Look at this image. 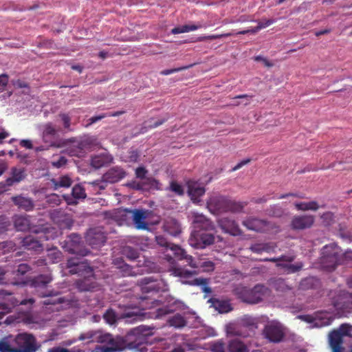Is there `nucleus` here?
Here are the masks:
<instances>
[{
	"label": "nucleus",
	"instance_id": "39",
	"mask_svg": "<svg viewBox=\"0 0 352 352\" xmlns=\"http://www.w3.org/2000/svg\"><path fill=\"white\" fill-rule=\"evenodd\" d=\"M122 254L131 261H134L139 257V252L130 246H125L122 250Z\"/></svg>",
	"mask_w": 352,
	"mask_h": 352
},
{
	"label": "nucleus",
	"instance_id": "34",
	"mask_svg": "<svg viewBox=\"0 0 352 352\" xmlns=\"http://www.w3.org/2000/svg\"><path fill=\"white\" fill-rule=\"evenodd\" d=\"M276 266L277 267L284 269L287 274H293L301 270L303 267V264L302 262H298L295 264H291L290 263H278L276 264Z\"/></svg>",
	"mask_w": 352,
	"mask_h": 352
},
{
	"label": "nucleus",
	"instance_id": "1",
	"mask_svg": "<svg viewBox=\"0 0 352 352\" xmlns=\"http://www.w3.org/2000/svg\"><path fill=\"white\" fill-rule=\"evenodd\" d=\"M142 296L140 305L143 309L157 307L164 302L162 299L155 298L153 296L159 292H165L168 290V285L162 279L154 280L151 277H145L140 281Z\"/></svg>",
	"mask_w": 352,
	"mask_h": 352
},
{
	"label": "nucleus",
	"instance_id": "48",
	"mask_svg": "<svg viewBox=\"0 0 352 352\" xmlns=\"http://www.w3.org/2000/svg\"><path fill=\"white\" fill-rule=\"evenodd\" d=\"M174 274L176 276L180 277L187 278L191 276L192 275L196 274V272L195 271L192 272L187 270H183L181 268H175L174 270Z\"/></svg>",
	"mask_w": 352,
	"mask_h": 352
},
{
	"label": "nucleus",
	"instance_id": "33",
	"mask_svg": "<svg viewBox=\"0 0 352 352\" xmlns=\"http://www.w3.org/2000/svg\"><path fill=\"white\" fill-rule=\"evenodd\" d=\"M114 263L117 265V268L120 270L123 276H133L136 275L133 267L124 263L122 259H116Z\"/></svg>",
	"mask_w": 352,
	"mask_h": 352
},
{
	"label": "nucleus",
	"instance_id": "35",
	"mask_svg": "<svg viewBox=\"0 0 352 352\" xmlns=\"http://www.w3.org/2000/svg\"><path fill=\"white\" fill-rule=\"evenodd\" d=\"M168 324L175 328H183L187 324L185 318L180 314H176L168 320Z\"/></svg>",
	"mask_w": 352,
	"mask_h": 352
},
{
	"label": "nucleus",
	"instance_id": "14",
	"mask_svg": "<svg viewBox=\"0 0 352 352\" xmlns=\"http://www.w3.org/2000/svg\"><path fill=\"white\" fill-rule=\"evenodd\" d=\"M263 334L265 338L274 343L281 342L285 336L283 328L278 324H270L265 326Z\"/></svg>",
	"mask_w": 352,
	"mask_h": 352
},
{
	"label": "nucleus",
	"instance_id": "45",
	"mask_svg": "<svg viewBox=\"0 0 352 352\" xmlns=\"http://www.w3.org/2000/svg\"><path fill=\"white\" fill-rule=\"evenodd\" d=\"M317 281L318 280L314 277H307L301 281L300 287L302 289H311L314 287Z\"/></svg>",
	"mask_w": 352,
	"mask_h": 352
},
{
	"label": "nucleus",
	"instance_id": "58",
	"mask_svg": "<svg viewBox=\"0 0 352 352\" xmlns=\"http://www.w3.org/2000/svg\"><path fill=\"white\" fill-rule=\"evenodd\" d=\"M171 311L169 309H168L166 307H159L157 309L156 311V317L160 318L163 316H165L168 314H169Z\"/></svg>",
	"mask_w": 352,
	"mask_h": 352
},
{
	"label": "nucleus",
	"instance_id": "8",
	"mask_svg": "<svg viewBox=\"0 0 352 352\" xmlns=\"http://www.w3.org/2000/svg\"><path fill=\"white\" fill-rule=\"evenodd\" d=\"M21 339L23 341L21 349L12 348L8 342L0 340V352H35L37 350L34 336L23 333L21 335Z\"/></svg>",
	"mask_w": 352,
	"mask_h": 352
},
{
	"label": "nucleus",
	"instance_id": "29",
	"mask_svg": "<svg viewBox=\"0 0 352 352\" xmlns=\"http://www.w3.org/2000/svg\"><path fill=\"white\" fill-rule=\"evenodd\" d=\"M50 182L54 190H57L60 188H68L73 183L72 178L68 175H62L58 178H52Z\"/></svg>",
	"mask_w": 352,
	"mask_h": 352
},
{
	"label": "nucleus",
	"instance_id": "63",
	"mask_svg": "<svg viewBox=\"0 0 352 352\" xmlns=\"http://www.w3.org/2000/svg\"><path fill=\"white\" fill-rule=\"evenodd\" d=\"M201 266L207 272L213 271L214 269V264L212 261H204Z\"/></svg>",
	"mask_w": 352,
	"mask_h": 352
},
{
	"label": "nucleus",
	"instance_id": "38",
	"mask_svg": "<svg viewBox=\"0 0 352 352\" xmlns=\"http://www.w3.org/2000/svg\"><path fill=\"white\" fill-rule=\"evenodd\" d=\"M296 258V256L294 254H285L281 255L279 257H273V258H265L263 259H261V261L264 262H272V263H281V262H286V263H292L293 262Z\"/></svg>",
	"mask_w": 352,
	"mask_h": 352
},
{
	"label": "nucleus",
	"instance_id": "26",
	"mask_svg": "<svg viewBox=\"0 0 352 352\" xmlns=\"http://www.w3.org/2000/svg\"><path fill=\"white\" fill-rule=\"evenodd\" d=\"M22 245L28 250L39 251L42 250V243L36 236L28 235L23 238Z\"/></svg>",
	"mask_w": 352,
	"mask_h": 352
},
{
	"label": "nucleus",
	"instance_id": "52",
	"mask_svg": "<svg viewBox=\"0 0 352 352\" xmlns=\"http://www.w3.org/2000/svg\"><path fill=\"white\" fill-rule=\"evenodd\" d=\"M193 65H194V64H191V65H189L187 66H184V67H178V68H174V69H165V70L162 71L160 72V74L162 75H164V76H167V75L173 74L175 72H180L182 70L189 69L191 67H192Z\"/></svg>",
	"mask_w": 352,
	"mask_h": 352
},
{
	"label": "nucleus",
	"instance_id": "9",
	"mask_svg": "<svg viewBox=\"0 0 352 352\" xmlns=\"http://www.w3.org/2000/svg\"><path fill=\"white\" fill-rule=\"evenodd\" d=\"M60 243L65 251L69 253L82 256L88 254V250L84 247L82 237L78 234H71Z\"/></svg>",
	"mask_w": 352,
	"mask_h": 352
},
{
	"label": "nucleus",
	"instance_id": "51",
	"mask_svg": "<svg viewBox=\"0 0 352 352\" xmlns=\"http://www.w3.org/2000/svg\"><path fill=\"white\" fill-rule=\"evenodd\" d=\"M58 116L63 123L65 129L67 131H71V118L69 116V115L66 113H60Z\"/></svg>",
	"mask_w": 352,
	"mask_h": 352
},
{
	"label": "nucleus",
	"instance_id": "36",
	"mask_svg": "<svg viewBox=\"0 0 352 352\" xmlns=\"http://www.w3.org/2000/svg\"><path fill=\"white\" fill-rule=\"evenodd\" d=\"M203 27V25L201 23H199L197 25L195 24H185L183 25L177 26L172 29L171 33L173 34H177L181 33H185V32H189L191 31H195L198 29H200Z\"/></svg>",
	"mask_w": 352,
	"mask_h": 352
},
{
	"label": "nucleus",
	"instance_id": "53",
	"mask_svg": "<svg viewBox=\"0 0 352 352\" xmlns=\"http://www.w3.org/2000/svg\"><path fill=\"white\" fill-rule=\"evenodd\" d=\"M67 300L64 297H58L54 299L49 298L46 299L43 302V304L45 305H56V304H62L65 302H66Z\"/></svg>",
	"mask_w": 352,
	"mask_h": 352
},
{
	"label": "nucleus",
	"instance_id": "19",
	"mask_svg": "<svg viewBox=\"0 0 352 352\" xmlns=\"http://www.w3.org/2000/svg\"><path fill=\"white\" fill-rule=\"evenodd\" d=\"M111 155L107 153V150H104L99 155L91 157L90 165L94 168L98 169L111 164L113 161Z\"/></svg>",
	"mask_w": 352,
	"mask_h": 352
},
{
	"label": "nucleus",
	"instance_id": "56",
	"mask_svg": "<svg viewBox=\"0 0 352 352\" xmlns=\"http://www.w3.org/2000/svg\"><path fill=\"white\" fill-rule=\"evenodd\" d=\"M144 330L145 329L144 327L140 326L137 328L132 329L130 331V335L137 336H145L146 333H144Z\"/></svg>",
	"mask_w": 352,
	"mask_h": 352
},
{
	"label": "nucleus",
	"instance_id": "37",
	"mask_svg": "<svg viewBox=\"0 0 352 352\" xmlns=\"http://www.w3.org/2000/svg\"><path fill=\"white\" fill-rule=\"evenodd\" d=\"M295 207L298 210L307 211L313 210L316 211L319 208L318 204L316 201L309 202H298L295 204Z\"/></svg>",
	"mask_w": 352,
	"mask_h": 352
},
{
	"label": "nucleus",
	"instance_id": "23",
	"mask_svg": "<svg viewBox=\"0 0 352 352\" xmlns=\"http://www.w3.org/2000/svg\"><path fill=\"white\" fill-rule=\"evenodd\" d=\"M193 217L194 230H214V225L212 222L206 216L201 214H195Z\"/></svg>",
	"mask_w": 352,
	"mask_h": 352
},
{
	"label": "nucleus",
	"instance_id": "31",
	"mask_svg": "<svg viewBox=\"0 0 352 352\" xmlns=\"http://www.w3.org/2000/svg\"><path fill=\"white\" fill-rule=\"evenodd\" d=\"M14 225L16 230L24 232L29 230L30 221L27 215H16L14 217Z\"/></svg>",
	"mask_w": 352,
	"mask_h": 352
},
{
	"label": "nucleus",
	"instance_id": "7",
	"mask_svg": "<svg viewBox=\"0 0 352 352\" xmlns=\"http://www.w3.org/2000/svg\"><path fill=\"white\" fill-rule=\"evenodd\" d=\"M52 280L51 274H40L28 280V284L35 289L38 296L41 298L58 296L60 294L59 292L47 289L48 284Z\"/></svg>",
	"mask_w": 352,
	"mask_h": 352
},
{
	"label": "nucleus",
	"instance_id": "50",
	"mask_svg": "<svg viewBox=\"0 0 352 352\" xmlns=\"http://www.w3.org/2000/svg\"><path fill=\"white\" fill-rule=\"evenodd\" d=\"M170 190L174 192L177 195H184V189L182 185L175 181H172L170 184Z\"/></svg>",
	"mask_w": 352,
	"mask_h": 352
},
{
	"label": "nucleus",
	"instance_id": "59",
	"mask_svg": "<svg viewBox=\"0 0 352 352\" xmlns=\"http://www.w3.org/2000/svg\"><path fill=\"white\" fill-rule=\"evenodd\" d=\"M258 23V26L261 27V29L265 28L274 23V19H263L262 21H255Z\"/></svg>",
	"mask_w": 352,
	"mask_h": 352
},
{
	"label": "nucleus",
	"instance_id": "27",
	"mask_svg": "<svg viewBox=\"0 0 352 352\" xmlns=\"http://www.w3.org/2000/svg\"><path fill=\"white\" fill-rule=\"evenodd\" d=\"M26 174L24 169L14 167L11 169V177L6 180V185L11 186L15 183H19L25 178Z\"/></svg>",
	"mask_w": 352,
	"mask_h": 352
},
{
	"label": "nucleus",
	"instance_id": "57",
	"mask_svg": "<svg viewBox=\"0 0 352 352\" xmlns=\"http://www.w3.org/2000/svg\"><path fill=\"white\" fill-rule=\"evenodd\" d=\"M89 152L96 148L100 147V143L98 142L97 138H89Z\"/></svg>",
	"mask_w": 352,
	"mask_h": 352
},
{
	"label": "nucleus",
	"instance_id": "3",
	"mask_svg": "<svg viewBox=\"0 0 352 352\" xmlns=\"http://www.w3.org/2000/svg\"><path fill=\"white\" fill-rule=\"evenodd\" d=\"M245 206L246 204L235 201L219 194L211 195L206 201L207 208L213 214L228 212H240Z\"/></svg>",
	"mask_w": 352,
	"mask_h": 352
},
{
	"label": "nucleus",
	"instance_id": "12",
	"mask_svg": "<svg viewBox=\"0 0 352 352\" xmlns=\"http://www.w3.org/2000/svg\"><path fill=\"white\" fill-rule=\"evenodd\" d=\"M242 224L249 230L261 233L267 232L272 228L270 222L252 217L246 218Z\"/></svg>",
	"mask_w": 352,
	"mask_h": 352
},
{
	"label": "nucleus",
	"instance_id": "32",
	"mask_svg": "<svg viewBox=\"0 0 352 352\" xmlns=\"http://www.w3.org/2000/svg\"><path fill=\"white\" fill-rule=\"evenodd\" d=\"M228 352H249L248 346L238 338L232 339L228 346Z\"/></svg>",
	"mask_w": 352,
	"mask_h": 352
},
{
	"label": "nucleus",
	"instance_id": "61",
	"mask_svg": "<svg viewBox=\"0 0 352 352\" xmlns=\"http://www.w3.org/2000/svg\"><path fill=\"white\" fill-rule=\"evenodd\" d=\"M0 309L3 310L0 311V319H1L5 314L10 311L11 307L6 303H0Z\"/></svg>",
	"mask_w": 352,
	"mask_h": 352
},
{
	"label": "nucleus",
	"instance_id": "47",
	"mask_svg": "<svg viewBox=\"0 0 352 352\" xmlns=\"http://www.w3.org/2000/svg\"><path fill=\"white\" fill-rule=\"evenodd\" d=\"M56 134V130L54 127L53 124L51 122H48L45 124L44 130L43 132V138L46 136H54Z\"/></svg>",
	"mask_w": 352,
	"mask_h": 352
},
{
	"label": "nucleus",
	"instance_id": "20",
	"mask_svg": "<svg viewBox=\"0 0 352 352\" xmlns=\"http://www.w3.org/2000/svg\"><path fill=\"white\" fill-rule=\"evenodd\" d=\"M133 214V221L138 230H148V223L145 221L148 217V212L141 209H135L131 211Z\"/></svg>",
	"mask_w": 352,
	"mask_h": 352
},
{
	"label": "nucleus",
	"instance_id": "21",
	"mask_svg": "<svg viewBox=\"0 0 352 352\" xmlns=\"http://www.w3.org/2000/svg\"><path fill=\"white\" fill-rule=\"evenodd\" d=\"M13 204L20 210L29 212L34 208V202L32 198L24 197L22 195L11 197Z\"/></svg>",
	"mask_w": 352,
	"mask_h": 352
},
{
	"label": "nucleus",
	"instance_id": "15",
	"mask_svg": "<svg viewBox=\"0 0 352 352\" xmlns=\"http://www.w3.org/2000/svg\"><path fill=\"white\" fill-rule=\"evenodd\" d=\"M315 218L313 215H296L291 221L290 226L294 230H302L310 228L314 223Z\"/></svg>",
	"mask_w": 352,
	"mask_h": 352
},
{
	"label": "nucleus",
	"instance_id": "49",
	"mask_svg": "<svg viewBox=\"0 0 352 352\" xmlns=\"http://www.w3.org/2000/svg\"><path fill=\"white\" fill-rule=\"evenodd\" d=\"M268 214L273 217H281L283 214V210L281 207L277 205H274L270 206V208L268 210Z\"/></svg>",
	"mask_w": 352,
	"mask_h": 352
},
{
	"label": "nucleus",
	"instance_id": "60",
	"mask_svg": "<svg viewBox=\"0 0 352 352\" xmlns=\"http://www.w3.org/2000/svg\"><path fill=\"white\" fill-rule=\"evenodd\" d=\"M8 82V76L6 74L0 75V91H2Z\"/></svg>",
	"mask_w": 352,
	"mask_h": 352
},
{
	"label": "nucleus",
	"instance_id": "43",
	"mask_svg": "<svg viewBox=\"0 0 352 352\" xmlns=\"http://www.w3.org/2000/svg\"><path fill=\"white\" fill-rule=\"evenodd\" d=\"M125 113L124 111H115V112H113V113H109L108 114H102V115H100L98 116H94L91 118H89V125L93 124V123H95L96 122H98V120H100L101 119L107 117V116H109V117H117V116H121L122 114H124Z\"/></svg>",
	"mask_w": 352,
	"mask_h": 352
},
{
	"label": "nucleus",
	"instance_id": "5",
	"mask_svg": "<svg viewBox=\"0 0 352 352\" xmlns=\"http://www.w3.org/2000/svg\"><path fill=\"white\" fill-rule=\"evenodd\" d=\"M67 267L69 269L71 274H78L83 276L82 279H78L76 281L78 289L81 292L88 291V263L87 260L78 257H72L67 260Z\"/></svg>",
	"mask_w": 352,
	"mask_h": 352
},
{
	"label": "nucleus",
	"instance_id": "6",
	"mask_svg": "<svg viewBox=\"0 0 352 352\" xmlns=\"http://www.w3.org/2000/svg\"><path fill=\"white\" fill-rule=\"evenodd\" d=\"M340 261L341 250L336 244L330 243L322 248L320 263L323 269L333 271L340 263Z\"/></svg>",
	"mask_w": 352,
	"mask_h": 352
},
{
	"label": "nucleus",
	"instance_id": "44",
	"mask_svg": "<svg viewBox=\"0 0 352 352\" xmlns=\"http://www.w3.org/2000/svg\"><path fill=\"white\" fill-rule=\"evenodd\" d=\"M72 195L74 199H85L86 197L85 189L79 184L73 187Z\"/></svg>",
	"mask_w": 352,
	"mask_h": 352
},
{
	"label": "nucleus",
	"instance_id": "42",
	"mask_svg": "<svg viewBox=\"0 0 352 352\" xmlns=\"http://www.w3.org/2000/svg\"><path fill=\"white\" fill-rule=\"evenodd\" d=\"M176 257L178 258L179 260L185 259L186 262L188 263V265L193 268H197L198 265H197L196 262L194 261V258L192 256L186 254V252L183 249V253L182 254H176L175 255Z\"/></svg>",
	"mask_w": 352,
	"mask_h": 352
},
{
	"label": "nucleus",
	"instance_id": "4",
	"mask_svg": "<svg viewBox=\"0 0 352 352\" xmlns=\"http://www.w3.org/2000/svg\"><path fill=\"white\" fill-rule=\"evenodd\" d=\"M270 292L268 287L263 284H256L252 288L239 284L235 285L232 289L233 294L237 298L248 304H257L261 302Z\"/></svg>",
	"mask_w": 352,
	"mask_h": 352
},
{
	"label": "nucleus",
	"instance_id": "2",
	"mask_svg": "<svg viewBox=\"0 0 352 352\" xmlns=\"http://www.w3.org/2000/svg\"><path fill=\"white\" fill-rule=\"evenodd\" d=\"M89 342L103 344L96 346L94 352H116L121 351L125 348V340L120 336L113 337L109 333L102 331H89Z\"/></svg>",
	"mask_w": 352,
	"mask_h": 352
},
{
	"label": "nucleus",
	"instance_id": "16",
	"mask_svg": "<svg viewBox=\"0 0 352 352\" xmlns=\"http://www.w3.org/2000/svg\"><path fill=\"white\" fill-rule=\"evenodd\" d=\"M218 225L224 232L233 236H239L242 234L241 229L236 221L228 217H223L218 220Z\"/></svg>",
	"mask_w": 352,
	"mask_h": 352
},
{
	"label": "nucleus",
	"instance_id": "25",
	"mask_svg": "<svg viewBox=\"0 0 352 352\" xmlns=\"http://www.w3.org/2000/svg\"><path fill=\"white\" fill-rule=\"evenodd\" d=\"M163 229L164 232L174 236L178 235L182 232L179 223L172 217H168L164 219Z\"/></svg>",
	"mask_w": 352,
	"mask_h": 352
},
{
	"label": "nucleus",
	"instance_id": "30",
	"mask_svg": "<svg viewBox=\"0 0 352 352\" xmlns=\"http://www.w3.org/2000/svg\"><path fill=\"white\" fill-rule=\"evenodd\" d=\"M329 344L333 352H343V341L341 340L340 336L337 332H331L329 335Z\"/></svg>",
	"mask_w": 352,
	"mask_h": 352
},
{
	"label": "nucleus",
	"instance_id": "17",
	"mask_svg": "<svg viewBox=\"0 0 352 352\" xmlns=\"http://www.w3.org/2000/svg\"><path fill=\"white\" fill-rule=\"evenodd\" d=\"M126 173L125 170L118 166L110 168L102 176V182L113 184L116 183L125 177Z\"/></svg>",
	"mask_w": 352,
	"mask_h": 352
},
{
	"label": "nucleus",
	"instance_id": "10",
	"mask_svg": "<svg viewBox=\"0 0 352 352\" xmlns=\"http://www.w3.org/2000/svg\"><path fill=\"white\" fill-rule=\"evenodd\" d=\"M210 231L194 230L188 239L189 244L196 249H204L212 245L214 241V236Z\"/></svg>",
	"mask_w": 352,
	"mask_h": 352
},
{
	"label": "nucleus",
	"instance_id": "24",
	"mask_svg": "<svg viewBox=\"0 0 352 352\" xmlns=\"http://www.w3.org/2000/svg\"><path fill=\"white\" fill-rule=\"evenodd\" d=\"M277 248V243L274 242L256 243L252 244L250 247L251 252L256 254H262L266 252L268 254L274 253Z\"/></svg>",
	"mask_w": 352,
	"mask_h": 352
},
{
	"label": "nucleus",
	"instance_id": "46",
	"mask_svg": "<svg viewBox=\"0 0 352 352\" xmlns=\"http://www.w3.org/2000/svg\"><path fill=\"white\" fill-rule=\"evenodd\" d=\"M103 318L105 321L110 324H114L116 321V315L112 309L107 310L103 315Z\"/></svg>",
	"mask_w": 352,
	"mask_h": 352
},
{
	"label": "nucleus",
	"instance_id": "64",
	"mask_svg": "<svg viewBox=\"0 0 352 352\" xmlns=\"http://www.w3.org/2000/svg\"><path fill=\"white\" fill-rule=\"evenodd\" d=\"M47 352H71L69 349L60 346L49 349Z\"/></svg>",
	"mask_w": 352,
	"mask_h": 352
},
{
	"label": "nucleus",
	"instance_id": "54",
	"mask_svg": "<svg viewBox=\"0 0 352 352\" xmlns=\"http://www.w3.org/2000/svg\"><path fill=\"white\" fill-rule=\"evenodd\" d=\"M71 155L82 157L84 154L83 148L82 144H78V146L75 149H72L69 151Z\"/></svg>",
	"mask_w": 352,
	"mask_h": 352
},
{
	"label": "nucleus",
	"instance_id": "28",
	"mask_svg": "<svg viewBox=\"0 0 352 352\" xmlns=\"http://www.w3.org/2000/svg\"><path fill=\"white\" fill-rule=\"evenodd\" d=\"M155 240L159 245L164 247L166 250H170L173 252L174 256L176 254L183 253V249L181 247L168 242L166 238H165L163 236H157L155 237Z\"/></svg>",
	"mask_w": 352,
	"mask_h": 352
},
{
	"label": "nucleus",
	"instance_id": "18",
	"mask_svg": "<svg viewBox=\"0 0 352 352\" xmlns=\"http://www.w3.org/2000/svg\"><path fill=\"white\" fill-rule=\"evenodd\" d=\"M102 278V274L100 271H94L93 267L89 265V298H91V294L95 291L99 292L102 290V283L99 281ZM91 299H89V301Z\"/></svg>",
	"mask_w": 352,
	"mask_h": 352
},
{
	"label": "nucleus",
	"instance_id": "22",
	"mask_svg": "<svg viewBox=\"0 0 352 352\" xmlns=\"http://www.w3.org/2000/svg\"><path fill=\"white\" fill-rule=\"evenodd\" d=\"M206 192L204 187L201 186L197 182H188V193L194 203L200 201V197Z\"/></svg>",
	"mask_w": 352,
	"mask_h": 352
},
{
	"label": "nucleus",
	"instance_id": "40",
	"mask_svg": "<svg viewBox=\"0 0 352 352\" xmlns=\"http://www.w3.org/2000/svg\"><path fill=\"white\" fill-rule=\"evenodd\" d=\"M214 305L219 313H228L232 310L230 304L226 300H217Z\"/></svg>",
	"mask_w": 352,
	"mask_h": 352
},
{
	"label": "nucleus",
	"instance_id": "62",
	"mask_svg": "<svg viewBox=\"0 0 352 352\" xmlns=\"http://www.w3.org/2000/svg\"><path fill=\"white\" fill-rule=\"evenodd\" d=\"M169 118V116H166L164 118L160 119L151 124L148 125V127L151 129L157 128V126L163 124L165 122H166Z\"/></svg>",
	"mask_w": 352,
	"mask_h": 352
},
{
	"label": "nucleus",
	"instance_id": "11",
	"mask_svg": "<svg viewBox=\"0 0 352 352\" xmlns=\"http://www.w3.org/2000/svg\"><path fill=\"white\" fill-rule=\"evenodd\" d=\"M32 270V267L27 263H21L14 266L10 273H7L8 276L12 278L11 283L14 285H25L28 280L25 279V274Z\"/></svg>",
	"mask_w": 352,
	"mask_h": 352
},
{
	"label": "nucleus",
	"instance_id": "55",
	"mask_svg": "<svg viewBox=\"0 0 352 352\" xmlns=\"http://www.w3.org/2000/svg\"><path fill=\"white\" fill-rule=\"evenodd\" d=\"M147 172V170L144 167H138L135 170L136 177L141 179H144Z\"/></svg>",
	"mask_w": 352,
	"mask_h": 352
},
{
	"label": "nucleus",
	"instance_id": "41",
	"mask_svg": "<svg viewBox=\"0 0 352 352\" xmlns=\"http://www.w3.org/2000/svg\"><path fill=\"white\" fill-rule=\"evenodd\" d=\"M331 332H337L340 334L341 340L343 341V336H351L352 325L349 324H342L338 330H333Z\"/></svg>",
	"mask_w": 352,
	"mask_h": 352
},
{
	"label": "nucleus",
	"instance_id": "13",
	"mask_svg": "<svg viewBox=\"0 0 352 352\" xmlns=\"http://www.w3.org/2000/svg\"><path fill=\"white\" fill-rule=\"evenodd\" d=\"M107 240V236L101 228L89 229V247L96 251H98L102 247ZM97 254V252H92L89 250V254Z\"/></svg>",
	"mask_w": 352,
	"mask_h": 352
}]
</instances>
